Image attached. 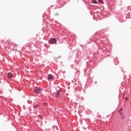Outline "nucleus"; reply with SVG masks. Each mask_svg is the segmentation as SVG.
<instances>
[{
    "instance_id": "1",
    "label": "nucleus",
    "mask_w": 131,
    "mask_h": 131,
    "mask_svg": "<svg viewBox=\"0 0 131 131\" xmlns=\"http://www.w3.org/2000/svg\"><path fill=\"white\" fill-rule=\"evenodd\" d=\"M34 92L36 94H39V93H41V89L38 87H35L34 89Z\"/></svg>"
},
{
    "instance_id": "4",
    "label": "nucleus",
    "mask_w": 131,
    "mask_h": 131,
    "mask_svg": "<svg viewBox=\"0 0 131 131\" xmlns=\"http://www.w3.org/2000/svg\"><path fill=\"white\" fill-rule=\"evenodd\" d=\"M118 113H119V114H120L121 115H122V114H123V111L122 108H120L119 111H118Z\"/></svg>"
},
{
    "instance_id": "7",
    "label": "nucleus",
    "mask_w": 131,
    "mask_h": 131,
    "mask_svg": "<svg viewBox=\"0 0 131 131\" xmlns=\"http://www.w3.org/2000/svg\"><path fill=\"white\" fill-rule=\"evenodd\" d=\"M93 4H97V1L96 0H92Z\"/></svg>"
},
{
    "instance_id": "5",
    "label": "nucleus",
    "mask_w": 131,
    "mask_h": 131,
    "mask_svg": "<svg viewBox=\"0 0 131 131\" xmlns=\"http://www.w3.org/2000/svg\"><path fill=\"white\" fill-rule=\"evenodd\" d=\"M12 77H13V75L12 74V73H9L8 74V78H12Z\"/></svg>"
},
{
    "instance_id": "8",
    "label": "nucleus",
    "mask_w": 131,
    "mask_h": 131,
    "mask_svg": "<svg viewBox=\"0 0 131 131\" xmlns=\"http://www.w3.org/2000/svg\"><path fill=\"white\" fill-rule=\"evenodd\" d=\"M37 107H38V105L37 104L34 105V108H37Z\"/></svg>"
},
{
    "instance_id": "14",
    "label": "nucleus",
    "mask_w": 131,
    "mask_h": 131,
    "mask_svg": "<svg viewBox=\"0 0 131 131\" xmlns=\"http://www.w3.org/2000/svg\"><path fill=\"white\" fill-rule=\"evenodd\" d=\"M128 131H130V130H128Z\"/></svg>"
},
{
    "instance_id": "11",
    "label": "nucleus",
    "mask_w": 131,
    "mask_h": 131,
    "mask_svg": "<svg viewBox=\"0 0 131 131\" xmlns=\"http://www.w3.org/2000/svg\"><path fill=\"white\" fill-rule=\"evenodd\" d=\"M121 118L123 119V118H124V117H123V116H122Z\"/></svg>"
},
{
    "instance_id": "10",
    "label": "nucleus",
    "mask_w": 131,
    "mask_h": 131,
    "mask_svg": "<svg viewBox=\"0 0 131 131\" xmlns=\"http://www.w3.org/2000/svg\"><path fill=\"white\" fill-rule=\"evenodd\" d=\"M43 105H44V106H48V103H43Z\"/></svg>"
},
{
    "instance_id": "12",
    "label": "nucleus",
    "mask_w": 131,
    "mask_h": 131,
    "mask_svg": "<svg viewBox=\"0 0 131 131\" xmlns=\"http://www.w3.org/2000/svg\"><path fill=\"white\" fill-rule=\"evenodd\" d=\"M125 100H127V97H126V98H125Z\"/></svg>"
},
{
    "instance_id": "6",
    "label": "nucleus",
    "mask_w": 131,
    "mask_h": 131,
    "mask_svg": "<svg viewBox=\"0 0 131 131\" xmlns=\"http://www.w3.org/2000/svg\"><path fill=\"white\" fill-rule=\"evenodd\" d=\"M48 79H53V76H52L51 75H49L48 76Z\"/></svg>"
},
{
    "instance_id": "3",
    "label": "nucleus",
    "mask_w": 131,
    "mask_h": 131,
    "mask_svg": "<svg viewBox=\"0 0 131 131\" xmlns=\"http://www.w3.org/2000/svg\"><path fill=\"white\" fill-rule=\"evenodd\" d=\"M60 93H61V90H59L57 91L56 93V98H58V97H59V95H60Z\"/></svg>"
},
{
    "instance_id": "13",
    "label": "nucleus",
    "mask_w": 131,
    "mask_h": 131,
    "mask_svg": "<svg viewBox=\"0 0 131 131\" xmlns=\"http://www.w3.org/2000/svg\"><path fill=\"white\" fill-rule=\"evenodd\" d=\"M39 117H41V116H39Z\"/></svg>"
},
{
    "instance_id": "9",
    "label": "nucleus",
    "mask_w": 131,
    "mask_h": 131,
    "mask_svg": "<svg viewBox=\"0 0 131 131\" xmlns=\"http://www.w3.org/2000/svg\"><path fill=\"white\" fill-rule=\"evenodd\" d=\"M100 4H103V1L102 0H98Z\"/></svg>"
},
{
    "instance_id": "2",
    "label": "nucleus",
    "mask_w": 131,
    "mask_h": 131,
    "mask_svg": "<svg viewBox=\"0 0 131 131\" xmlns=\"http://www.w3.org/2000/svg\"><path fill=\"white\" fill-rule=\"evenodd\" d=\"M56 41V38H53L50 40V43H51V45H53V43H55Z\"/></svg>"
}]
</instances>
